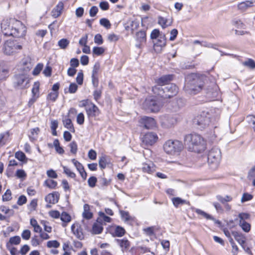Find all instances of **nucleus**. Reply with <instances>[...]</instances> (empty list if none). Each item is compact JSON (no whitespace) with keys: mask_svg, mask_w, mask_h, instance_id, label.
<instances>
[{"mask_svg":"<svg viewBox=\"0 0 255 255\" xmlns=\"http://www.w3.org/2000/svg\"><path fill=\"white\" fill-rule=\"evenodd\" d=\"M157 19L158 24L163 29L171 26L173 23V19L172 17L167 18L161 16H159Z\"/></svg>","mask_w":255,"mask_h":255,"instance_id":"obj_22","label":"nucleus"},{"mask_svg":"<svg viewBox=\"0 0 255 255\" xmlns=\"http://www.w3.org/2000/svg\"><path fill=\"white\" fill-rule=\"evenodd\" d=\"M43 185L49 188L55 189L57 185V183L52 179H48L44 181Z\"/></svg>","mask_w":255,"mask_h":255,"instance_id":"obj_38","label":"nucleus"},{"mask_svg":"<svg viewBox=\"0 0 255 255\" xmlns=\"http://www.w3.org/2000/svg\"><path fill=\"white\" fill-rule=\"evenodd\" d=\"M253 196L248 193H245L243 194L241 198V202L244 203L246 201L251 200L253 199Z\"/></svg>","mask_w":255,"mask_h":255,"instance_id":"obj_61","label":"nucleus"},{"mask_svg":"<svg viewBox=\"0 0 255 255\" xmlns=\"http://www.w3.org/2000/svg\"><path fill=\"white\" fill-rule=\"evenodd\" d=\"M58 96V92H50L47 97L48 100H50L52 102L55 101Z\"/></svg>","mask_w":255,"mask_h":255,"instance_id":"obj_53","label":"nucleus"},{"mask_svg":"<svg viewBox=\"0 0 255 255\" xmlns=\"http://www.w3.org/2000/svg\"><path fill=\"white\" fill-rule=\"evenodd\" d=\"M64 7L63 2H59L56 6L52 9L51 11V15L54 18H57L59 16L62 11Z\"/></svg>","mask_w":255,"mask_h":255,"instance_id":"obj_28","label":"nucleus"},{"mask_svg":"<svg viewBox=\"0 0 255 255\" xmlns=\"http://www.w3.org/2000/svg\"><path fill=\"white\" fill-rule=\"evenodd\" d=\"M195 212L197 214H198V215H200L202 216L203 217H204L205 218H206L208 220H213V221H214L215 222V223H216L220 224V222L219 221L215 220L214 219V218L212 216L206 213V212H205L204 211H203L200 209H197L195 210Z\"/></svg>","mask_w":255,"mask_h":255,"instance_id":"obj_32","label":"nucleus"},{"mask_svg":"<svg viewBox=\"0 0 255 255\" xmlns=\"http://www.w3.org/2000/svg\"><path fill=\"white\" fill-rule=\"evenodd\" d=\"M239 225L245 232L248 233L251 230V225L246 221L239 222Z\"/></svg>","mask_w":255,"mask_h":255,"instance_id":"obj_48","label":"nucleus"},{"mask_svg":"<svg viewBox=\"0 0 255 255\" xmlns=\"http://www.w3.org/2000/svg\"><path fill=\"white\" fill-rule=\"evenodd\" d=\"M100 24L107 29H110L111 27L110 21L106 18H101L100 20Z\"/></svg>","mask_w":255,"mask_h":255,"instance_id":"obj_49","label":"nucleus"},{"mask_svg":"<svg viewBox=\"0 0 255 255\" xmlns=\"http://www.w3.org/2000/svg\"><path fill=\"white\" fill-rule=\"evenodd\" d=\"M39 131V129L38 128H34L31 130L30 134L29 135L31 140L35 139Z\"/></svg>","mask_w":255,"mask_h":255,"instance_id":"obj_51","label":"nucleus"},{"mask_svg":"<svg viewBox=\"0 0 255 255\" xmlns=\"http://www.w3.org/2000/svg\"><path fill=\"white\" fill-rule=\"evenodd\" d=\"M59 197V193L55 192L48 194L45 197V201L49 203L54 204L58 202Z\"/></svg>","mask_w":255,"mask_h":255,"instance_id":"obj_27","label":"nucleus"},{"mask_svg":"<svg viewBox=\"0 0 255 255\" xmlns=\"http://www.w3.org/2000/svg\"><path fill=\"white\" fill-rule=\"evenodd\" d=\"M243 64L251 69L255 68V62L252 59H249L247 61L244 62Z\"/></svg>","mask_w":255,"mask_h":255,"instance_id":"obj_58","label":"nucleus"},{"mask_svg":"<svg viewBox=\"0 0 255 255\" xmlns=\"http://www.w3.org/2000/svg\"><path fill=\"white\" fill-rule=\"evenodd\" d=\"M209 114L206 112H202L200 114L197 115L193 119V124L198 126V128L201 129L206 128L210 125L211 122Z\"/></svg>","mask_w":255,"mask_h":255,"instance_id":"obj_9","label":"nucleus"},{"mask_svg":"<svg viewBox=\"0 0 255 255\" xmlns=\"http://www.w3.org/2000/svg\"><path fill=\"white\" fill-rule=\"evenodd\" d=\"M232 234L234 236L235 239L241 246H243V245L246 243V236L242 233L237 231H232Z\"/></svg>","mask_w":255,"mask_h":255,"instance_id":"obj_26","label":"nucleus"},{"mask_svg":"<svg viewBox=\"0 0 255 255\" xmlns=\"http://www.w3.org/2000/svg\"><path fill=\"white\" fill-rule=\"evenodd\" d=\"M99 164L102 169H104L106 167L107 165V159L106 156L103 155L100 158L99 160Z\"/></svg>","mask_w":255,"mask_h":255,"instance_id":"obj_55","label":"nucleus"},{"mask_svg":"<svg viewBox=\"0 0 255 255\" xmlns=\"http://www.w3.org/2000/svg\"><path fill=\"white\" fill-rule=\"evenodd\" d=\"M40 84L38 82H35L32 89V93L34 97H38Z\"/></svg>","mask_w":255,"mask_h":255,"instance_id":"obj_46","label":"nucleus"},{"mask_svg":"<svg viewBox=\"0 0 255 255\" xmlns=\"http://www.w3.org/2000/svg\"><path fill=\"white\" fill-rule=\"evenodd\" d=\"M175 122V120L170 116L164 115L160 118L162 126L165 128L171 127Z\"/></svg>","mask_w":255,"mask_h":255,"instance_id":"obj_16","label":"nucleus"},{"mask_svg":"<svg viewBox=\"0 0 255 255\" xmlns=\"http://www.w3.org/2000/svg\"><path fill=\"white\" fill-rule=\"evenodd\" d=\"M173 76L172 75H163L162 77L155 80L156 84H159L161 86H165L168 85V82L172 79Z\"/></svg>","mask_w":255,"mask_h":255,"instance_id":"obj_25","label":"nucleus"},{"mask_svg":"<svg viewBox=\"0 0 255 255\" xmlns=\"http://www.w3.org/2000/svg\"><path fill=\"white\" fill-rule=\"evenodd\" d=\"M69 44V41L67 39L63 38L58 41V46L61 49H65Z\"/></svg>","mask_w":255,"mask_h":255,"instance_id":"obj_50","label":"nucleus"},{"mask_svg":"<svg viewBox=\"0 0 255 255\" xmlns=\"http://www.w3.org/2000/svg\"><path fill=\"white\" fill-rule=\"evenodd\" d=\"M9 134L8 131H6L0 134V146L4 145L8 140Z\"/></svg>","mask_w":255,"mask_h":255,"instance_id":"obj_40","label":"nucleus"},{"mask_svg":"<svg viewBox=\"0 0 255 255\" xmlns=\"http://www.w3.org/2000/svg\"><path fill=\"white\" fill-rule=\"evenodd\" d=\"M216 199L218 200L222 204L228 203V202H231L233 197L231 195H226L225 196H223L221 195H218L216 196Z\"/></svg>","mask_w":255,"mask_h":255,"instance_id":"obj_31","label":"nucleus"},{"mask_svg":"<svg viewBox=\"0 0 255 255\" xmlns=\"http://www.w3.org/2000/svg\"><path fill=\"white\" fill-rule=\"evenodd\" d=\"M221 159V152L217 147H213L209 150L208 154V162L213 169H216L219 165Z\"/></svg>","mask_w":255,"mask_h":255,"instance_id":"obj_7","label":"nucleus"},{"mask_svg":"<svg viewBox=\"0 0 255 255\" xmlns=\"http://www.w3.org/2000/svg\"><path fill=\"white\" fill-rule=\"evenodd\" d=\"M152 92L155 95L159 96V97L163 99H166L165 86L164 87L159 84H156L152 87Z\"/></svg>","mask_w":255,"mask_h":255,"instance_id":"obj_23","label":"nucleus"},{"mask_svg":"<svg viewBox=\"0 0 255 255\" xmlns=\"http://www.w3.org/2000/svg\"><path fill=\"white\" fill-rule=\"evenodd\" d=\"M99 217L97 219V222L101 223L102 225L103 223H110L111 222V218L108 216H107L105 213L102 212H99Z\"/></svg>","mask_w":255,"mask_h":255,"instance_id":"obj_34","label":"nucleus"},{"mask_svg":"<svg viewBox=\"0 0 255 255\" xmlns=\"http://www.w3.org/2000/svg\"><path fill=\"white\" fill-rule=\"evenodd\" d=\"M158 139L157 135L153 132L145 133L142 137V142L146 146L154 144Z\"/></svg>","mask_w":255,"mask_h":255,"instance_id":"obj_10","label":"nucleus"},{"mask_svg":"<svg viewBox=\"0 0 255 255\" xmlns=\"http://www.w3.org/2000/svg\"><path fill=\"white\" fill-rule=\"evenodd\" d=\"M84 218L86 219H90L93 217V214L90 212V206L88 204L84 205V211L82 214Z\"/></svg>","mask_w":255,"mask_h":255,"instance_id":"obj_35","label":"nucleus"},{"mask_svg":"<svg viewBox=\"0 0 255 255\" xmlns=\"http://www.w3.org/2000/svg\"><path fill=\"white\" fill-rule=\"evenodd\" d=\"M94 42L97 45H101L103 43L104 40L100 34H97L94 37Z\"/></svg>","mask_w":255,"mask_h":255,"instance_id":"obj_59","label":"nucleus"},{"mask_svg":"<svg viewBox=\"0 0 255 255\" xmlns=\"http://www.w3.org/2000/svg\"><path fill=\"white\" fill-rule=\"evenodd\" d=\"M86 111L89 118L98 116L100 114L99 108L92 103L88 106Z\"/></svg>","mask_w":255,"mask_h":255,"instance_id":"obj_18","label":"nucleus"},{"mask_svg":"<svg viewBox=\"0 0 255 255\" xmlns=\"http://www.w3.org/2000/svg\"><path fill=\"white\" fill-rule=\"evenodd\" d=\"M139 123L146 129H151L156 127V121L153 118L146 116L142 117L139 121Z\"/></svg>","mask_w":255,"mask_h":255,"instance_id":"obj_12","label":"nucleus"},{"mask_svg":"<svg viewBox=\"0 0 255 255\" xmlns=\"http://www.w3.org/2000/svg\"><path fill=\"white\" fill-rule=\"evenodd\" d=\"M135 40L137 42V43L135 44V46L137 48H140L141 45L145 43L146 40V33L144 30H140L137 32H136L135 36Z\"/></svg>","mask_w":255,"mask_h":255,"instance_id":"obj_19","label":"nucleus"},{"mask_svg":"<svg viewBox=\"0 0 255 255\" xmlns=\"http://www.w3.org/2000/svg\"><path fill=\"white\" fill-rule=\"evenodd\" d=\"M171 201L172 202L173 204L176 208H177L179 205H182L184 204L189 205V201L185 200H183L179 197L172 198L171 199Z\"/></svg>","mask_w":255,"mask_h":255,"instance_id":"obj_30","label":"nucleus"},{"mask_svg":"<svg viewBox=\"0 0 255 255\" xmlns=\"http://www.w3.org/2000/svg\"><path fill=\"white\" fill-rule=\"evenodd\" d=\"M78 89V86L75 83H72L70 84L69 87L68 91L70 93L74 94L76 92Z\"/></svg>","mask_w":255,"mask_h":255,"instance_id":"obj_64","label":"nucleus"},{"mask_svg":"<svg viewBox=\"0 0 255 255\" xmlns=\"http://www.w3.org/2000/svg\"><path fill=\"white\" fill-rule=\"evenodd\" d=\"M250 217L249 214L247 213H241L239 214L238 217L240 219L239 222H242V221H245V220L248 219Z\"/></svg>","mask_w":255,"mask_h":255,"instance_id":"obj_62","label":"nucleus"},{"mask_svg":"<svg viewBox=\"0 0 255 255\" xmlns=\"http://www.w3.org/2000/svg\"><path fill=\"white\" fill-rule=\"evenodd\" d=\"M100 68V65L99 63H96L93 66L92 74V83L95 87L98 85V73Z\"/></svg>","mask_w":255,"mask_h":255,"instance_id":"obj_21","label":"nucleus"},{"mask_svg":"<svg viewBox=\"0 0 255 255\" xmlns=\"http://www.w3.org/2000/svg\"><path fill=\"white\" fill-rule=\"evenodd\" d=\"M110 233L114 237H121L126 233V230L122 227L114 225L110 228Z\"/></svg>","mask_w":255,"mask_h":255,"instance_id":"obj_13","label":"nucleus"},{"mask_svg":"<svg viewBox=\"0 0 255 255\" xmlns=\"http://www.w3.org/2000/svg\"><path fill=\"white\" fill-rule=\"evenodd\" d=\"M103 225L101 223L97 222L93 226V232L95 234H99L103 230Z\"/></svg>","mask_w":255,"mask_h":255,"instance_id":"obj_39","label":"nucleus"},{"mask_svg":"<svg viewBox=\"0 0 255 255\" xmlns=\"http://www.w3.org/2000/svg\"><path fill=\"white\" fill-rule=\"evenodd\" d=\"M165 98H170L178 93V88L175 84L171 83L165 86Z\"/></svg>","mask_w":255,"mask_h":255,"instance_id":"obj_14","label":"nucleus"},{"mask_svg":"<svg viewBox=\"0 0 255 255\" xmlns=\"http://www.w3.org/2000/svg\"><path fill=\"white\" fill-rule=\"evenodd\" d=\"M28 75L26 73H21L15 74L13 77V86L17 89H23L28 87Z\"/></svg>","mask_w":255,"mask_h":255,"instance_id":"obj_8","label":"nucleus"},{"mask_svg":"<svg viewBox=\"0 0 255 255\" xmlns=\"http://www.w3.org/2000/svg\"><path fill=\"white\" fill-rule=\"evenodd\" d=\"M11 19H4L1 23V31L5 35L8 36L10 32L11 25H13Z\"/></svg>","mask_w":255,"mask_h":255,"instance_id":"obj_15","label":"nucleus"},{"mask_svg":"<svg viewBox=\"0 0 255 255\" xmlns=\"http://www.w3.org/2000/svg\"><path fill=\"white\" fill-rule=\"evenodd\" d=\"M63 125L65 128L69 129L71 131H74V128L72 123V121L70 119H66L63 121Z\"/></svg>","mask_w":255,"mask_h":255,"instance_id":"obj_42","label":"nucleus"},{"mask_svg":"<svg viewBox=\"0 0 255 255\" xmlns=\"http://www.w3.org/2000/svg\"><path fill=\"white\" fill-rule=\"evenodd\" d=\"M31 232L29 230H24L22 234L21 237L23 240H28L30 239Z\"/></svg>","mask_w":255,"mask_h":255,"instance_id":"obj_63","label":"nucleus"},{"mask_svg":"<svg viewBox=\"0 0 255 255\" xmlns=\"http://www.w3.org/2000/svg\"><path fill=\"white\" fill-rule=\"evenodd\" d=\"M61 221L64 222L63 226H65L66 223L69 222L71 221V216L66 212H63L60 216Z\"/></svg>","mask_w":255,"mask_h":255,"instance_id":"obj_44","label":"nucleus"},{"mask_svg":"<svg viewBox=\"0 0 255 255\" xmlns=\"http://www.w3.org/2000/svg\"><path fill=\"white\" fill-rule=\"evenodd\" d=\"M116 241L120 246L123 253L126 252L128 248V240L126 238L123 239H117Z\"/></svg>","mask_w":255,"mask_h":255,"instance_id":"obj_33","label":"nucleus"},{"mask_svg":"<svg viewBox=\"0 0 255 255\" xmlns=\"http://www.w3.org/2000/svg\"><path fill=\"white\" fill-rule=\"evenodd\" d=\"M71 230L73 234L78 239L80 240H82L84 239V235L80 229H79L78 228H76L75 226L73 225L71 227Z\"/></svg>","mask_w":255,"mask_h":255,"instance_id":"obj_37","label":"nucleus"},{"mask_svg":"<svg viewBox=\"0 0 255 255\" xmlns=\"http://www.w3.org/2000/svg\"><path fill=\"white\" fill-rule=\"evenodd\" d=\"M30 225L33 227L34 231L36 233H40L42 231V229L40 226L37 224V221L34 219H31Z\"/></svg>","mask_w":255,"mask_h":255,"instance_id":"obj_43","label":"nucleus"},{"mask_svg":"<svg viewBox=\"0 0 255 255\" xmlns=\"http://www.w3.org/2000/svg\"><path fill=\"white\" fill-rule=\"evenodd\" d=\"M47 246L49 248H57L60 246V244L56 240L49 241L47 243Z\"/></svg>","mask_w":255,"mask_h":255,"instance_id":"obj_56","label":"nucleus"},{"mask_svg":"<svg viewBox=\"0 0 255 255\" xmlns=\"http://www.w3.org/2000/svg\"><path fill=\"white\" fill-rule=\"evenodd\" d=\"M203 86L201 78L195 74H191L185 79V89L189 94H196L200 91Z\"/></svg>","mask_w":255,"mask_h":255,"instance_id":"obj_2","label":"nucleus"},{"mask_svg":"<svg viewBox=\"0 0 255 255\" xmlns=\"http://www.w3.org/2000/svg\"><path fill=\"white\" fill-rule=\"evenodd\" d=\"M8 74V68L6 63L3 60H0V80L5 79Z\"/></svg>","mask_w":255,"mask_h":255,"instance_id":"obj_24","label":"nucleus"},{"mask_svg":"<svg viewBox=\"0 0 255 255\" xmlns=\"http://www.w3.org/2000/svg\"><path fill=\"white\" fill-rule=\"evenodd\" d=\"M24 42L23 39L19 41L17 40H6L3 44L2 51L6 55H15L22 50Z\"/></svg>","mask_w":255,"mask_h":255,"instance_id":"obj_3","label":"nucleus"},{"mask_svg":"<svg viewBox=\"0 0 255 255\" xmlns=\"http://www.w3.org/2000/svg\"><path fill=\"white\" fill-rule=\"evenodd\" d=\"M162 106L161 100L158 99L154 96L149 97L145 100L143 103L144 109L152 113H157L159 111Z\"/></svg>","mask_w":255,"mask_h":255,"instance_id":"obj_6","label":"nucleus"},{"mask_svg":"<svg viewBox=\"0 0 255 255\" xmlns=\"http://www.w3.org/2000/svg\"><path fill=\"white\" fill-rule=\"evenodd\" d=\"M13 25H11V29L8 36H12L13 37L19 38V40L22 39L25 42L24 36L26 32V27L19 20L15 19H11Z\"/></svg>","mask_w":255,"mask_h":255,"instance_id":"obj_5","label":"nucleus"},{"mask_svg":"<svg viewBox=\"0 0 255 255\" xmlns=\"http://www.w3.org/2000/svg\"><path fill=\"white\" fill-rule=\"evenodd\" d=\"M43 67V65L42 63H38L33 70L32 74L33 75H38Z\"/></svg>","mask_w":255,"mask_h":255,"instance_id":"obj_54","label":"nucleus"},{"mask_svg":"<svg viewBox=\"0 0 255 255\" xmlns=\"http://www.w3.org/2000/svg\"><path fill=\"white\" fill-rule=\"evenodd\" d=\"M15 157L18 160L23 161L26 158L25 154L22 151H17L15 154Z\"/></svg>","mask_w":255,"mask_h":255,"instance_id":"obj_60","label":"nucleus"},{"mask_svg":"<svg viewBox=\"0 0 255 255\" xmlns=\"http://www.w3.org/2000/svg\"><path fill=\"white\" fill-rule=\"evenodd\" d=\"M33 65L31 59L28 57H25L19 63V70L22 73L28 74V73L32 69Z\"/></svg>","mask_w":255,"mask_h":255,"instance_id":"obj_11","label":"nucleus"},{"mask_svg":"<svg viewBox=\"0 0 255 255\" xmlns=\"http://www.w3.org/2000/svg\"><path fill=\"white\" fill-rule=\"evenodd\" d=\"M21 239L19 236H15L10 238L9 242L6 244V247L8 249L10 245H17L20 243Z\"/></svg>","mask_w":255,"mask_h":255,"instance_id":"obj_36","label":"nucleus"},{"mask_svg":"<svg viewBox=\"0 0 255 255\" xmlns=\"http://www.w3.org/2000/svg\"><path fill=\"white\" fill-rule=\"evenodd\" d=\"M53 145L56 151L59 154H62L64 153V150L62 147L60 146L59 140L56 139L53 141Z\"/></svg>","mask_w":255,"mask_h":255,"instance_id":"obj_45","label":"nucleus"},{"mask_svg":"<svg viewBox=\"0 0 255 255\" xmlns=\"http://www.w3.org/2000/svg\"><path fill=\"white\" fill-rule=\"evenodd\" d=\"M166 44V38L165 35H160L157 41L154 44V50L156 52H160L163 47Z\"/></svg>","mask_w":255,"mask_h":255,"instance_id":"obj_17","label":"nucleus"},{"mask_svg":"<svg viewBox=\"0 0 255 255\" xmlns=\"http://www.w3.org/2000/svg\"><path fill=\"white\" fill-rule=\"evenodd\" d=\"M128 225L132 227L133 234L136 235L138 233V223L134 217L128 216Z\"/></svg>","mask_w":255,"mask_h":255,"instance_id":"obj_29","label":"nucleus"},{"mask_svg":"<svg viewBox=\"0 0 255 255\" xmlns=\"http://www.w3.org/2000/svg\"><path fill=\"white\" fill-rule=\"evenodd\" d=\"M64 169V173L66 174L68 177L72 178H74L76 177V174L70 169L67 167L66 166H63Z\"/></svg>","mask_w":255,"mask_h":255,"instance_id":"obj_52","label":"nucleus"},{"mask_svg":"<svg viewBox=\"0 0 255 255\" xmlns=\"http://www.w3.org/2000/svg\"><path fill=\"white\" fill-rule=\"evenodd\" d=\"M11 199V193L9 189H7L5 193L2 195V199L3 201H8Z\"/></svg>","mask_w":255,"mask_h":255,"instance_id":"obj_57","label":"nucleus"},{"mask_svg":"<svg viewBox=\"0 0 255 255\" xmlns=\"http://www.w3.org/2000/svg\"><path fill=\"white\" fill-rule=\"evenodd\" d=\"M163 147L167 154L178 156L184 149V145L181 141L169 139L164 143Z\"/></svg>","mask_w":255,"mask_h":255,"instance_id":"obj_4","label":"nucleus"},{"mask_svg":"<svg viewBox=\"0 0 255 255\" xmlns=\"http://www.w3.org/2000/svg\"><path fill=\"white\" fill-rule=\"evenodd\" d=\"M253 2L250 1H246L240 3L238 5V7L242 10H245L247 8L252 6Z\"/></svg>","mask_w":255,"mask_h":255,"instance_id":"obj_41","label":"nucleus"},{"mask_svg":"<svg viewBox=\"0 0 255 255\" xmlns=\"http://www.w3.org/2000/svg\"><path fill=\"white\" fill-rule=\"evenodd\" d=\"M105 49L102 47L95 46L93 49V54L97 56L101 55L105 52Z\"/></svg>","mask_w":255,"mask_h":255,"instance_id":"obj_47","label":"nucleus"},{"mask_svg":"<svg viewBox=\"0 0 255 255\" xmlns=\"http://www.w3.org/2000/svg\"><path fill=\"white\" fill-rule=\"evenodd\" d=\"M141 169L143 172L151 173L155 170V166L152 161L146 160L142 163Z\"/></svg>","mask_w":255,"mask_h":255,"instance_id":"obj_20","label":"nucleus"},{"mask_svg":"<svg viewBox=\"0 0 255 255\" xmlns=\"http://www.w3.org/2000/svg\"><path fill=\"white\" fill-rule=\"evenodd\" d=\"M184 141L189 150L201 152L206 148L205 141L201 136L197 133H191L185 135Z\"/></svg>","mask_w":255,"mask_h":255,"instance_id":"obj_1","label":"nucleus"}]
</instances>
